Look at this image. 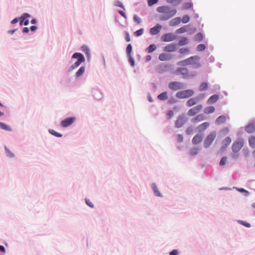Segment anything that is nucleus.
<instances>
[{
    "label": "nucleus",
    "instance_id": "nucleus-52",
    "mask_svg": "<svg viewBox=\"0 0 255 255\" xmlns=\"http://www.w3.org/2000/svg\"><path fill=\"white\" fill-rule=\"evenodd\" d=\"M190 20V17L188 15H184L181 19V21L183 23H187Z\"/></svg>",
    "mask_w": 255,
    "mask_h": 255
},
{
    "label": "nucleus",
    "instance_id": "nucleus-63",
    "mask_svg": "<svg viewBox=\"0 0 255 255\" xmlns=\"http://www.w3.org/2000/svg\"><path fill=\"white\" fill-rule=\"evenodd\" d=\"M244 155L245 157H248L249 155L250 151L248 148H244L243 149Z\"/></svg>",
    "mask_w": 255,
    "mask_h": 255
},
{
    "label": "nucleus",
    "instance_id": "nucleus-16",
    "mask_svg": "<svg viewBox=\"0 0 255 255\" xmlns=\"http://www.w3.org/2000/svg\"><path fill=\"white\" fill-rule=\"evenodd\" d=\"M170 65L168 64L161 63L159 64L156 68V71L159 73L162 74L165 72L168 71L169 70Z\"/></svg>",
    "mask_w": 255,
    "mask_h": 255
},
{
    "label": "nucleus",
    "instance_id": "nucleus-18",
    "mask_svg": "<svg viewBox=\"0 0 255 255\" xmlns=\"http://www.w3.org/2000/svg\"><path fill=\"white\" fill-rule=\"evenodd\" d=\"M161 28L162 26L160 24L157 23L155 26L150 29L149 32L151 35H155L160 32Z\"/></svg>",
    "mask_w": 255,
    "mask_h": 255
},
{
    "label": "nucleus",
    "instance_id": "nucleus-45",
    "mask_svg": "<svg viewBox=\"0 0 255 255\" xmlns=\"http://www.w3.org/2000/svg\"><path fill=\"white\" fill-rule=\"evenodd\" d=\"M199 150V148L197 147H193L191 149L190 154L192 156L196 155L198 154Z\"/></svg>",
    "mask_w": 255,
    "mask_h": 255
},
{
    "label": "nucleus",
    "instance_id": "nucleus-64",
    "mask_svg": "<svg viewBox=\"0 0 255 255\" xmlns=\"http://www.w3.org/2000/svg\"><path fill=\"white\" fill-rule=\"evenodd\" d=\"M177 102V100H175L173 97L170 98L168 101V104L172 105Z\"/></svg>",
    "mask_w": 255,
    "mask_h": 255
},
{
    "label": "nucleus",
    "instance_id": "nucleus-40",
    "mask_svg": "<svg viewBox=\"0 0 255 255\" xmlns=\"http://www.w3.org/2000/svg\"><path fill=\"white\" fill-rule=\"evenodd\" d=\"M237 222L240 225L246 227V228H249L251 227V224L250 223H248V222L247 221H243V220H237Z\"/></svg>",
    "mask_w": 255,
    "mask_h": 255
},
{
    "label": "nucleus",
    "instance_id": "nucleus-37",
    "mask_svg": "<svg viewBox=\"0 0 255 255\" xmlns=\"http://www.w3.org/2000/svg\"><path fill=\"white\" fill-rule=\"evenodd\" d=\"M188 39L185 37H181V39L179 40L178 45L179 46H184L188 43Z\"/></svg>",
    "mask_w": 255,
    "mask_h": 255
},
{
    "label": "nucleus",
    "instance_id": "nucleus-62",
    "mask_svg": "<svg viewBox=\"0 0 255 255\" xmlns=\"http://www.w3.org/2000/svg\"><path fill=\"white\" fill-rule=\"evenodd\" d=\"M174 115L173 111L172 110H169L167 112L166 116L168 119H171Z\"/></svg>",
    "mask_w": 255,
    "mask_h": 255
},
{
    "label": "nucleus",
    "instance_id": "nucleus-57",
    "mask_svg": "<svg viewBox=\"0 0 255 255\" xmlns=\"http://www.w3.org/2000/svg\"><path fill=\"white\" fill-rule=\"evenodd\" d=\"M176 140L178 142H182L183 141V136L181 134H178L176 135Z\"/></svg>",
    "mask_w": 255,
    "mask_h": 255
},
{
    "label": "nucleus",
    "instance_id": "nucleus-3",
    "mask_svg": "<svg viewBox=\"0 0 255 255\" xmlns=\"http://www.w3.org/2000/svg\"><path fill=\"white\" fill-rule=\"evenodd\" d=\"M216 137V132L213 131L206 137L203 142V146L205 148H208L213 143Z\"/></svg>",
    "mask_w": 255,
    "mask_h": 255
},
{
    "label": "nucleus",
    "instance_id": "nucleus-49",
    "mask_svg": "<svg viewBox=\"0 0 255 255\" xmlns=\"http://www.w3.org/2000/svg\"><path fill=\"white\" fill-rule=\"evenodd\" d=\"M85 53L88 60L91 58V51L90 49H81Z\"/></svg>",
    "mask_w": 255,
    "mask_h": 255
},
{
    "label": "nucleus",
    "instance_id": "nucleus-27",
    "mask_svg": "<svg viewBox=\"0 0 255 255\" xmlns=\"http://www.w3.org/2000/svg\"><path fill=\"white\" fill-rule=\"evenodd\" d=\"M181 18L180 17H176L170 20L169 25L175 26L181 22Z\"/></svg>",
    "mask_w": 255,
    "mask_h": 255
},
{
    "label": "nucleus",
    "instance_id": "nucleus-47",
    "mask_svg": "<svg viewBox=\"0 0 255 255\" xmlns=\"http://www.w3.org/2000/svg\"><path fill=\"white\" fill-rule=\"evenodd\" d=\"M85 61V59H82L81 57L80 59H78L77 61L73 64L76 67H78L82 63L84 62Z\"/></svg>",
    "mask_w": 255,
    "mask_h": 255
},
{
    "label": "nucleus",
    "instance_id": "nucleus-36",
    "mask_svg": "<svg viewBox=\"0 0 255 255\" xmlns=\"http://www.w3.org/2000/svg\"><path fill=\"white\" fill-rule=\"evenodd\" d=\"M182 1V0H166V2L168 3L172 4L174 6H176L180 4Z\"/></svg>",
    "mask_w": 255,
    "mask_h": 255
},
{
    "label": "nucleus",
    "instance_id": "nucleus-26",
    "mask_svg": "<svg viewBox=\"0 0 255 255\" xmlns=\"http://www.w3.org/2000/svg\"><path fill=\"white\" fill-rule=\"evenodd\" d=\"M227 120L226 117L225 115H221L217 117L215 120V124L217 125H220L226 122Z\"/></svg>",
    "mask_w": 255,
    "mask_h": 255
},
{
    "label": "nucleus",
    "instance_id": "nucleus-46",
    "mask_svg": "<svg viewBox=\"0 0 255 255\" xmlns=\"http://www.w3.org/2000/svg\"><path fill=\"white\" fill-rule=\"evenodd\" d=\"M114 5L116 6H119L123 8V9L125 10V6L120 0H116L114 1Z\"/></svg>",
    "mask_w": 255,
    "mask_h": 255
},
{
    "label": "nucleus",
    "instance_id": "nucleus-20",
    "mask_svg": "<svg viewBox=\"0 0 255 255\" xmlns=\"http://www.w3.org/2000/svg\"><path fill=\"white\" fill-rule=\"evenodd\" d=\"M219 98L220 97L219 95L214 94L209 98L206 102V103L208 105L214 104L217 102Z\"/></svg>",
    "mask_w": 255,
    "mask_h": 255
},
{
    "label": "nucleus",
    "instance_id": "nucleus-53",
    "mask_svg": "<svg viewBox=\"0 0 255 255\" xmlns=\"http://www.w3.org/2000/svg\"><path fill=\"white\" fill-rule=\"evenodd\" d=\"M230 131V129L228 127H224L222 128L220 132L222 133L223 135H227Z\"/></svg>",
    "mask_w": 255,
    "mask_h": 255
},
{
    "label": "nucleus",
    "instance_id": "nucleus-61",
    "mask_svg": "<svg viewBox=\"0 0 255 255\" xmlns=\"http://www.w3.org/2000/svg\"><path fill=\"white\" fill-rule=\"evenodd\" d=\"M6 253V249L5 247L2 245H0V255H4Z\"/></svg>",
    "mask_w": 255,
    "mask_h": 255
},
{
    "label": "nucleus",
    "instance_id": "nucleus-29",
    "mask_svg": "<svg viewBox=\"0 0 255 255\" xmlns=\"http://www.w3.org/2000/svg\"><path fill=\"white\" fill-rule=\"evenodd\" d=\"M198 102V99L197 98H192L189 99L186 102V106L188 107H191L195 105H196Z\"/></svg>",
    "mask_w": 255,
    "mask_h": 255
},
{
    "label": "nucleus",
    "instance_id": "nucleus-31",
    "mask_svg": "<svg viewBox=\"0 0 255 255\" xmlns=\"http://www.w3.org/2000/svg\"><path fill=\"white\" fill-rule=\"evenodd\" d=\"M0 128L8 131H11L12 128L6 124L0 122Z\"/></svg>",
    "mask_w": 255,
    "mask_h": 255
},
{
    "label": "nucleus",
    "instance_id": "nucleus-32",
    "mask_svg": "<svg viewBox=\"0 0 255 255\" xmlns=\"http://www.w3.org/2000/svg\"><path fill=\"white\" fill-rule=\"evenodd\" d=\"M157 99L160 101H165L168 99L167 92L165 91L157 96Z\"/></svg>",
    "mask_w": 255,
    "mask_h": 255
},
{
    "label": "nucleus",
    "instance_id": "nucleus-43",
    "mask_svg": "<svg viewBox=\"0 0 255 255\" xmlns=\"http://www.w3.org/2000/svg\"><path fill=\"white\" fill-rule=\"evenodd\" d=\"M203 38V36L201 32H198L197 33L194 37V40L197 42L201 41Z\"/></svg>",
    "mask_w": 255,
    "mask_h": 255
},
{
    "label": "nucleus",
    "instance_id": "nucleus-50",
    "mask_svg": "<svg viewBox=\"0 0 255 255\" xmlns=\"http://www.w3.org/2000/svg\"><path fill=\"white\" fill-rule=\"evenodd\" d=\"M85 201L86 204L91 208H94L95 207L94 204L90 201V199L85 198Z\"/></svg>",
    "mask_w": 255,
    "mask_h": 255
},
{
    "label": "nucleus",
    "instance_id": "nucleus-23",
    "mask_svg": "<svg viewBox=\"0 0 255 255\" xmlns=\"http://www.w3.org/2000/svg\"><path fill=\"white\" fill-rule=\"evenodd\" d=\"M205 119H206V117L204 116V115L203 114H200L193 118L191 120V122L192 123H196L200 121H203Z\"/></svg>",
    "mask_w": 255,
    "mask_h": 255
},
{
    "label": "nucleus",
    "instance_id": "nucleus-2",
    "mask_svg": "<svg viewBox=\"0 0 255 255\" xmlns=\"http://www.w3.org/2000/svg\"><path fill=\"white\" fill-rule=\"evenodd\" d=\"M194 93L192 89L180 91L175 94V97L179 99H187L192 97Z\"/></svg>",
    "mask_w": 255,
    "mask_h": 255
},
{
    "label": "nucleus",
    "instance_id": "nucleus-6",
    "mask_svg": "<svg viewBox=\"0 0 255 255\" xmlns=\"http://www.w3.org/2000/svg\"><path fill=\"white\" fill-rule=\"evenodd\" d=\"M200 58V57L198 55L192 56L179 62L178 64L184 66L192 65L195 60L198 61L199 60Z\"/></svg>",
    "mask_w": 255,
    "mask_h": 255
},
{
    "label": "nucleus",
    "instance_id": "nucleus-8",
    "mask_svg": "<svg viewBox=\"0 0 255 255\" xmlns=\"http://www.w3.org/2000/svg\"><path fill=\"white\" fill-rule=\"evenodd\" d=\"M186 121L187 118L184 114H182L179 115L175 122V128H181L184 125Z\"/></svg>",
    "mask_w": 255,
    "mask_h": 255
},
{
    "label": "nucleus",
    "instance_id": "nucleus-10",
    "mask_svg": "<svg viewBox=\"0 0 255 255\" xmlns=\"http://www.w3.org/2000/svg\"><path fill=\"white\" fill-rule=\"evenodd\" d=\"M245 131L250 134L255 132V121L254 119L251 120L248 124L245 127Z\"/></svg>",
    "mask_w": 255,
    "mask_h": 255
},
{
    "label": "nucleus",
    "instance_id": "nucleus-22",
    "mask_svg": "<svg viewBox=\"0 0 255 255\" xmlns=\"http://www.w3.org/2000/svg\"><path fill=\"white\" fill-rule=\"evenodd\" d=\"M203 139V136L202 134L197 133L193 137L192 139V142L194 145H197L200 143Z\"/></svg>",
    "mask_w": 255,
    "mask_h": 255
},
{
    "label": "nucleus",
    "instance_id": "nucleus-7",
    "mask_svg": "<svg viewBox=\"0 0 255 255\" xmlns=\"http://www.w3.org/2000/svg\"><path fill=\"white\" fill-rule=\"evenodd\" d=\"M168 87L170 90L174 91L184 88V85L182 83L177 81H172L169 82L168 83Z\"/></svg>",
    "mask_w": 255,
    "mask_h": 255
},
{
    "label": "nucleus",
    "instance_id": "nucleus-51",
    "mask_svg": "<svg viewBox=\"0 0 255 255\" xmlns=\"http://www.w3.org/2000/svg\"><path fill=\"white\" fill-rule=\"evenodd\" d=\"M197 114L193 108L190 109L187 112V115L190 117L195 116Z\"/></svg>",
    "mask_w": 255,
    "mask_h": 255
},
{
    "label": "nucleus",
    "instance_id": "nucleus-4",
    "mask_svg": "<svg viewBox=\"0 0 255 255\" xmlns=\"http://www.w3.org/2000/svg\"><path fill=\"white\" fill-rule=\"evenodd\" d=\"M244 144V139L243 138H241L236 140L232 145V151L235 153H238L243 147Z\"/></svg>",
    "mask_w": 255,
    "mask_h": 255
},
{
    "label": "nucleus",
    "instance_id": "nucleus-41",
    "mask_svg": "<svg viewBox=\"0 0 255 255\" xmlns=\"http://www.w3.org/2000/svg\"><path fill=\"white\" fill-rule=\"evenodd\" d=\"M249 143L251 147L255 148V136L252 135L249 139Z\"/></svg>",
    "mask_w": 255,
    "mask_h": 255
},
{
    "label": "nucleus",
    "instance_id": "nucleus-38",
    "mask_svg": "<svg viewBox=\"0 0 255 255\" xmlns=\"http://www.w3.org/2000/svg\"><path fill=\"white\" fill-rule=\"evenodd\" d=\"M4 150L6 155L8 157L13 158L14 157V154L6 146H4Z\"/></svg>",
    "mask_w": 255,
    "mask_h": 255
},
{
    "label": "nucleus",
    "instance_id": "nucleus-34",
    "mask_svg": "<svg viewBox=\"0 0 255 255\" xmlns=\"http://www.w3.org/2000/svg\"><path fill=\"white\" fill-rule=\"evenodd\" d=\"M48 132L50 134H51V135L55 136V137H62L63 136V134H61V133L60 132H58L56 131H55V130L53 129H48Z\"/></svg>",
    "mask_w": 255,
    "mask_h": 255
},
{
    "label": "nucleus",
    "instance_id": "nucleus-9",
    "mask_svg": "<svg viewBox=\"0 0 255 255\" xmlns=\"http://www.w3.org/2000/svg\"><path fill=\"white\" fill-rule=\"evenodd\" d=\"M126 54L128 62L132 67L135 66V61L133 58L132 49H126Z\"/></svg>",
    "mask_w": 255,
    "mask_h": 255
},
{
    "label": "nucleus",
    "instance_id": "nucleus-55",
    "mask_svg": "<svg viewBox=\"0 0 255 255\" xmlns=\"http://www.w3.org/2000/svg\"><path fill=\"white\" fill-rule=\"evenodd\" d=\"M192 67L195 69H198L201 67V64L198 61H194L192 64Z\"/></svg>",
    "mask_w": 255,
    "mask_h": 255
},
{
    "label": "nucleus",
    "instance_id": "nucleus-19",
    "mask_svg": "<svg viewBox=\"0 0 255 255\" xmlns=\"http://www.w3.org/2000/svg\"><path fill=\"white\" fill-rule=\"evenodd\" d=\"M173 55L170 53H162L159 54L158 59L160 61H164L170 60L173 57Z\"/></svg>",
    "mask_w": 255,
    "mask_h": 255
},
{
    "label": "nucleus",
    "instance_id": "nucleus-39",
    "mask_svg": "<svg viewBox=\"0 0 255 255\" xmlns=\"http://www.w3.org/2000/svg\"><path fill=\"white\" fill-rule=\"evenodd\" d=\"M81 57L82 59H85L84 55L80 52H75L72 56V59H77V60H78V59H80Z\"/></svg>",
    "mask_w": 255,
    "mask_h": 255
},
{
    "label": "nucleus",
    "instance_id": "nucleus-11",
    "mask_svg": "<svg viewBox=\"0 0 255 255\" xmlns=\"http://www.w3.org/2000/svg\"><path fill=\"white\" fill-rule=\"evenodd\" d=\"M232 141V139L230 137L228 136L226 137L222 142V146L220 150L219 151V153H223L225 152L228 146L230 145Z\"/></svg>",
    "mask_w": 255,
    "mask_h": 255
},
{
    "label": "nucleus",
    "instance_id": "nucleus-1",
    "mask_svg": "<svg viewBox=\"0 0 255 255\" xmlns=\"http://www.w3.org/2000/svg\"><path fill=\"white\" fill-rule=\"evenodd\" d=\"M156 11L163 14L161 15L159 17V19L161 21H166L173 16L177 13L176 9H171L169 5L160 6L157 7Z\"/></svg>",
    "mask_w": 255,
    "mask_h": 255
},
{
    "label": "nucleus",
    "instance_id": "nucleus-24",
    "mask_svg": "<svg viewBox=\"0 0 255 255\" xmlns=\"http://www.w3.org/2000/svg\"><path fill=\"white\" fill-rule=\"evenodd\" d=\"M151 188L154 195L156 196L159 197H162L163 196L162 194L159 191L155 183H152L151 184Z\"/></svg>",
    "mask_w": 255,
    "mask_h": 255
},
{
    "label": "nucleus",
    "instance_id": "nucleus-58",
    "mask_svg": "<svg viewBox=\"0 0 255 255\" xmlns=\"http://www.w3.org/2000/svg\"><path fill=\"white\" fill-rule=\"evenodd\" d=\"M179 252L177 249H173L169 253V255H179Z\"/></svg>",
    "mask_w": 255,
    "mask_h": 255
},
{
    "label": "nucleus",
    "instance_id": "nucleus-12",
    "mask_svg": "<svg viewBox=\"0 0 255 255\" xmlns=\"http://www.w3.org/2000/svg\"><path fill=\"white\" fill-rule=\"evenodd\" d=\"M174 73L177 75H183V78L184 79H188V75L189 73V71L187 68L178 67L175 71Z\"/></svg>",
    "mask_w": 255,
    "mask_h": 255
},
{
    "label": "nucleus",
    "instance_id": "nucleus-33",
    "mask_svg": "<svg viewBox=\"0 0 255 255\" xmlns=\"http://www.w3.org/2000/svg\"><path fill=\"white\" fill-rule=\"evenodd\" d=\"M215 111V108L213 106H208L204 110V112L206 114H210L213 113Z\"/></svg>",
    "mask_w": 255,
    "mask_h": 255
},
{
    "label": "nucleus",
    "instance_id": "nucleus-42",
    "mask_svg": "<svg viewBox=\"0 0 255 255\" xmlns=\"http://www.w3.org/2000/svg\"><path fill=\"white\" fill-rule=\"evenodd\" d=\"M208 89V84L207 82H202L199 86V90L200 91H203L207 90Z\"/></svg>",
    "mask_w": 255,
    "mask_h": 255
},
{
    "label": "nucleus",
    "instance_id": "nucleus-17",
    "mask_svg": "<svg viewBox=\"0 0 255 255\" xmlns=\"http://www.w3.org/2000/svg\"><path fill=\"white\" fill-rule=\"evenodd\" d=\"M190 27L189 25H184L178 29H177L175 31V33L176 34H181L183 33L186 31H188L189 30V27ZM190 30H191L193 32H195L196 31V28L195 27H193L190 29Z\"/></svg>",
    "mask_w": 255,
    "mask_h": 255
},
{
    "label": "nucleus",
    "instance_id": "nucleus-54",
    "mask_svg": "<svg viewBox=\"0 0 255 255\" xmlns=\"http://www.w3.org/2000/svg\"><path fill=\"white\" fill-rule=\"evenodd\" d=\"M186 133L187 135L192 134L193 133V129L191 126L188 127L186 129Z\"/></svg>",
    "mask_w": 255,
    "mask_h": 255
},
{
    "label": "nucleus",
    "instance_id": "nucleus-59",
    "mask_svg": "<svg viewBox=\"0 0 255 255\" xmlns=\"http://www.w3.org/2000/svg\"><path fill=\"white\" fill-rule=\"evenodd\" d=\"M133 20L138 24L141 22V18L136 14L133 15Z\"/></svg>",
    "mask_w": 255,
    "mask_h": 255
},
{
    "label": "nucleus",
    "instance_id": "nucleus-13",
    "mask_svg": "<svg viewBox=\"0 0 255 255\" xmlns=\"http://www.w3.org/2000/svg\"><path fill=\"white\" fill-rule=\"evenodd\" d=\"M92 94L94 98L97 101H100L103 98V93L99 89H93L92 90Z\"/></svg>",
    "mask_w": 255,
    "mask_h": 255
},
{
    "label": "nucleus",
    "instance_id": "nucleus-25",
    "mask_svg": "<svg viewBox=\"0 0 255 255\" xmlns=\"http://www.w3.org/2000/svg\"><path fill=\"white\" fill-rule=\"evenodd\" d=\"M85 71V66H82L80 67V68L77 70L75 74V78L76 79H79L81 76H82Z\"/></svg>",
    "mask_w": 255,
    "mask_h": 255
},
{
    "label": "nucleus",
    "instance_id": "nucleus-28",
    "mask_svg": "<svg viewBox=\"0 0 255 255\" xmlns=\"http://www.w3.org/2000/svg\"><path fill=\"white\" fill-rule=\"evenodd\" d=\"M210 125V123L209 122H204L202 124L199 125L197 128L199 132H201L204 131Z\"/></svg>",
    "mask_w": 255,
    "mask_h": 255
},
{
    "label": "nucleus",
    "instance_id": "nucleus-56",
    "mask_svg": "<svg viewBox=\"0 0 255 255\" xmlns=\"http://www.w3.org/2000/svg\"><path fill=\"white\" fill-rule=\"evenodd\" d=\"M143 28H140L139 29L135 31L134 35L136 36H139L143 34Z\"/></svg>",
    "mask_w": 255,
    "mask_h": 255
},
{
    "label": "nucleus",
    "instance_id": "nucleus-21",
    "mask_svg": "<svg viewBox=\"0 0 255 255\" xmlns=\"http://www.w3.org/2000/svg\"><path fill=\"white\" fill-rule=\"evenodd\" d=\"M72 80L71 77H67L65 79H63L60 81V84L65 87L69 88L71 87V82Z\"/></svg>",
    "mask_w": 255,
    "mask_h": 255
},
{
    "label": "nucleus",
    "instance_id": "nucleus-35",
    "mask_svg": "<svg viewBox=\"0 0 255 255\" xmlns=\"http://www.w3.org/2000/svg\"><path fill=\"white\" fill-rule=\"evenodd\" d=\"M234 188H235L238 191L243 194L245 196H248L250 194V192L243 188H239L237 187H235Z\"/></svg>",
    "mask_w": 255,
    "mask_h": 255
},
{
    "label": "nucleus",
    "instance_id": "nucleus-30",
    "mask_svg": "<svg viewBox=\"0 0 255 255\" xmlns=\"http://www.w3.org/2000/svg\"><path fill=\"white\" fill-rule=\"evenodd\" d=\"M30 14L28 13H23L20 17H19V18H20L19 19L20 25L22 26L24 25L25 19L30 17Z\"/></svg>",
    "mask_w": 255,
    "mask_h": 255
},
{
    "label": "nucleus",
    "instance_id": "nucleus-44",
    "mask_svg": "<svg viewBox=\"0 0 255 255\" xmlns=\"http://www.w3.org/2000/svg\"><path fill=\"white\" fill-rule=\"evenodd\" d=\"M193 6L192 2H184L182 4V8L183 9H188Z\"/></svg>",
    "mask_w": 255,
    "mask_h": 255
},
{
    "label": "nucleus",
    "instance_id": "nucleus-48",
    "mask_svg": "<svg viewBox=\"0 0 255 255\" xmlns=\"http://www.w3.org/2000/svg\"><path fill=\"white\" fill-rule=\"evenodd\" d=\"M227 157L226 156H223L219 162V165L221 166L225 165L227 162Z\"/></svg>",
    "mask_w": 255,
    "mask_h": 255
},
{
    "label": "nucleus",
    "instance_id": "nucleus-15",
    "mask_svg": "<svg viewBox=\"0 0 255 255\" xmlns=\"http://www.w3.org/2000/svg\"><path fill=\"white\" fill-rule=\"evenodd\" d=\"M178 49V53L183 55H188L190 53V49H163V50L167 52L176 51Z\"/></svg>",
    "mask_w": 255,
    "mask_h": 255
},
{
    "label": "nucleus",
    "instance_id": "nucleus-5",
    "mask_svg": "<svg viewBox=\"0 0 255 255\" xmlns=\"http://www.w3.org/2000/svg\"><path fill=\"white\" fill-rule=\"evenodd\" d=\"M76 121L75 117H68L61 121L60 125L62 128H67L72 125Z\"/></svg>",
    "mask_w": 255,
    "mask_h": 255
},
{
    "label": "nucleus",
    "instance_id": "nucleus-60",
    "mask_svg": "<svg viewBox=\"0 0 255 255\" xmlns=\"http://www.w3.org/2000/svg\"><path fill=\"white\" fill-rule=\"evenodd\" d=\"M158 0H147L148 5L149 6H152L153 5L157 3Z\"/></svg>",
    "mask_w": 255,
    "mask_h": 255
},
{
    "label": "nucleus",
    "instance_id": "nucleus-14",
    "mask_svg": "<svg viewBox=\"0 0 255 255\" xmlns=\"http://www.w3.org/2000/svg\"><path fill=\"white\" fill-rule=\"evenodd\" d=\"M177 36L173 33H167L161 37V40L164 42H170L176 39Z\"/></svg>",
    "mask_w": 255,
    "mask_h": 255
}]
</instances>
